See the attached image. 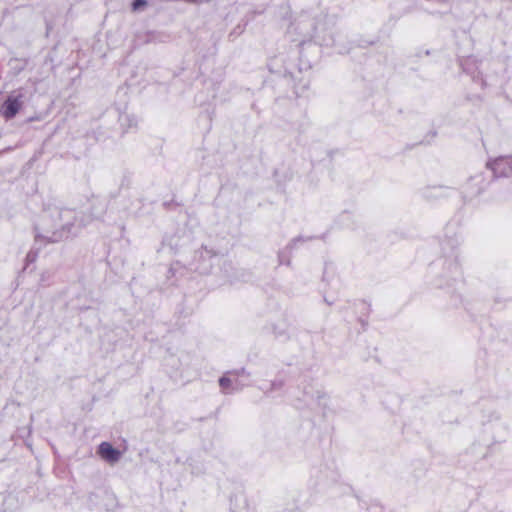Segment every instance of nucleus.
Listing matches in <instances>:
<instances>
[{"mask_svg":"<svg viewBox=\"0 0 512 512\" xmlns=\"http://www.w3.org/2000/svg\"><path fill=\"white\" fill-rule=\"evenodd\" d=\"M23 100L21 95H10L0 108V114L6 118H13L22 108Z\"/></svg>","mask_w":512,"mask_h":512,"instance_id":"obj_1","label":"nucleus"},{"mask_svg":"<svg viewBox=\"0 0 512 512\" xmlns=\"http://www.w3.org/2000/svg\"><path fill=\"white\" fill-rule=\"evenodd\" d=\"M488 166L497 176H510L512 175V158L501 157L488 163Z\"/></svg>","mask_w":512,"mask_h":512,"instance_id":"obj_2","label":"nucleus"},{"mask_svg":"<svg viewBox=\"0 0 512 512\" xmlns=\"http://www.w3.org/2000/svg\"><path fill=\"white\" fill-rule=\"evenodd\" d=\"M238 378L239 376L235 373H230L220 378L219 385L222 391L225 393H230L238 390L241 386H243L244 384H240Z\"/></svg>","mask_w":512,"mask_h":512,"instance_id":"obj_3","label":"nucleus"},{"mask_svg":"<svg viewBox=\"0 0 512 512\" xmlns=\"http://www.w3.org/2000/svg\"><path fill=\"white\" fill-rule=\"evenodd\" d=\"M99 454L104 460L111 463L118 461L121 456L120 451L113 448L112 445L107 442H103L99 446Z\"/></svg>","mask_w":512,"mask_h":512,"instance_id":"obj_4","label":"nucleus"},{"mask_svg":"<svg viewBox=\"0 0 512 512\" xmlns=\"http://www.w3.org/2000/svg\"><path fill=\"white\" fill-rule=\"evenodd\" d=\"M146 5L145 0H134L133 2V9L138 10L140 7H143Z\"/></svg>","mask_w":512,"mask_h":512,"instance_id":"obj_5","label":"nucleus"},{"mask_svg":"<svg viewBox=\"0 0 512 512\" xmlns=\"http://www.w3.org/2000/svg\"><path fill=\"white\" fill-rule=\"evenodd\" d=\"M63 216H64L66 219H68V218H70V216H71V212H70V211H68V210H66V211H64V212H63Z\"/></svg>","mask_w":512,"mask_h":512,"instance_id":"obj_6","label":"nucleus"}]
</instances>
